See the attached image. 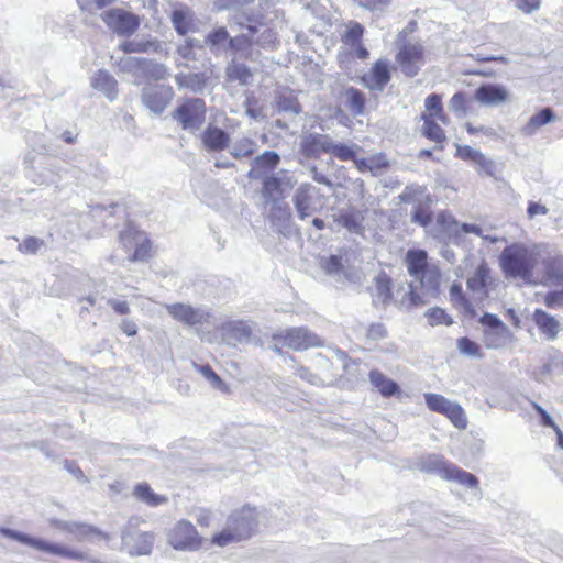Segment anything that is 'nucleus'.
Here are the masks:
<instances>
[{
  "mask_svg": "<svg viewBox=\"0 0 563 563\" xmlns=\"http://www.w3.org/2000/svg\"><path fill=\"white\" fill-rule=\"evenodd\" d=\"M52 525L57 529L67 532L70 536V540L82 542L93 534H99V530L90 525L77 521H63L54 520Z\"/></svg>",
  "mask_w": 563,
  "mask_h": 563,
  "instance_id": "obj_23",
  "label": "nucleus"
},
{
  "mask_svg": "<svg viewBox=\"0 0 563 563\" xmlns=\"http://www.w3.org/2000/svg\"><path fill=\"white\" fill-rule=\"evenodd\" d=\"M272 203L274 205L271 213L272 221L275 224H278V222H288L291 217L288 205L283 203L282 200Z\"/></svg>",
  "mask_w": 563,
  "mask_h": 563,
  "instance_id": "obj_56",
  "label": "nucleus"
},
{
  "mask_svg": "<svg viewBox=\"0 0 563 563\" xmlns=\"http://www.w3.org/2000/svg\"><path fill=\"white\" fill-rule=\"evenodd\" d=\"M391 279L390 277L385 273L380 272L378 273L374 279L373 284L369 288L371 295L373 297V302L375 306H385L387 305L391 299Z\"/></svg>",
  "mask_w": 563,
  "mask_h": 563,
  "instance_id": "obj_26",
  "label": "nucleus"
},
{
  "mask_svg": "<svg viewBox=\"0 0 563 563\" xmlns=\"http://www.w3.org/2000/svg\"><path fill=\"white\" fill-rule=\"evenodd\" d=\"M346 107L354 115H361L365 108V97L362 91L349 88L345 91Z\"/></svg>",
  "mask_w": 563,
  "mask_h": 563,
  "instance_id": "obj_42",
  "label": "nucleus"
},
{
  "mask_svg": "<svg viewBox=\"0 0 563 563\" xmlns=\"http://www.w3.org/2000/svg\"><path fill=\"white\" fill-rule=\"evenodd\" d=\"M319 189L309 183L301 184L292 197V202L298 217L301 220L310 217L317 211L314 198L318 195Z\"/></svg>",
  "mask_w": 563,
  "mask_h": 563,
  "instance_id": "obj_17",
  "label": "nucleus"
},
{
  "mask_svg": "<svg viewBox=\"0 0 563 563\" xmlns=\"http://www.w3.org/2000/svg\"><path fill=\"white\" fill-rule=\"evenodd\" d=\"M554 119V113L550 108H543L538 113L533 114L527 124L522 128L521 132L526 136L533 135L538 129L544 124L550 123Z\"/></svg>",
  "mask_w": 563,
  "mask_h": 563,
  "instance_id": "obj_35",
  "label": "nucleus"
},
{
  "mask_svg": "<svg viewBox=\"0 0 563 563\" xmlns=\"http://www.w3.org/2000/svg\"><path fill=\"white\" fill-rule=\"evenodd\" d=\"M538 256L537 245L514 242L500 253L499 265L506 278H518L525 283H531Z\"/></svg>",
  "mask_w": 563,
  "mask_h": 563,
  "instance_id": "obj_2",
  "label": "nucleus"
},
{
  "mask_svg": "<svg viewBox=\"0 0 563 563\" xmlns=\"http://www.w3.org/2000/svg\"><path fill=\"white\" fill-rule=\"evenodd\" d=\"M532 319L542 335L548 340H554L560 331V323L554 317L541 309L533 312Z\"/></svg>",
  "mask_w": 563,
  "mask_h": 563,
  "instance_id": "obj_28",
  "label": "nucleus"
},
{
  "mask_svg": "<svg viewBox=\"0 0 563 563\" xmlns=\"http://www.w3.org/2000/svg\"><path fill=\"white\" fill-rule=\"evenodd\" d=\"M333 140L325 134L311 133L301 143L302 153L308 157H317L320 153H331Z\"/></svg>",
  "mask_w": 563,
  "mask_h": 563,
  "instance_id": "obj_25",
  "label": "nucleus"
},
{
  "mask_svg": "<svg viewBox=\"0 0 563 563\" xmlns=\"http://www.w3.org/2000/svg\"><path fill=\"white\" fill-rule=\"evenodd\" d=\"M542 375H563V353L554 352L542 367Z\"/></svg>",
  "mask_w": 563,
  "mask_h": 563,
  "instance_id": "obj_52",
  "label": "nucleus"
},
{
  "mask_svg": "<svg viewBox=\"0 0 563 563\" xmlns=\"http://www.w3.org/2000/svg\"><path fill=\"white\" fill-rule=\"evenodd\" d=\"M450 297H451V300L454 303L462 305L464 307L467 306V300H466V298L464 296V292H463L461 284L453 283L451 285V287H450Z\"/></svg>",
  "mask_w": 563,
  "mask_h": 563,
  "instance_id": "obj_64",
  "label": "nucleus"
},
{
  "mask_svg": "<svg viewBox=\"0 0 563 563\" xmlns=\"http://www.w3.org/2000/svg\"><path fill=\"white\" fill-rule=\"evenodd\" d=\"M101 19L109 30L121 36L133 34L141 24L139 15L122 8H112L102 12Z\"/></svg>",
  "mask_w": 563,
  "mask_h": 563,
  "instance_id": "obj_8",
  "label": "nucleus"
},
{
  "mask_svg": "<svg viewBox=\"0 0 563 563\" xmlns=\"http://www.w3.org/2000/svg\"><path fill=\"white\" fill-rule=\"evenodd\" d=\"M42 245H43L42 240L34 238V236H30V238L25 239L19 245V251H21L23 253L34 254L42 247Z\"/></svg>",
  "mask_w": 563,
  "mask_h": 563,
  "instance_id": "obj_62",
  "label": "nucleus"
},
{
  "mask_svg": "<svg viewBox=\"0 0 563 563\" xmlns=\"http://www.w3.org/2000/svg\"><path fill=\"white\" fill-rule=\"evenodd\" d=\"M119 240L126 252L133 250L128 256L130 262L145 261L150 257L151 243L144 232L129 225L120 233Z\"/></svg>",
  "mask_w": 563,
  "mask_h": 563,
  "instance_id": "obj_9",
  "label": "nucleus"
},
{
  "mask_svg": "<svg viewBox=\"0 0 563 563\" xmlns=\"http://www.w3.org/2000/svg\"><path fill=\"white\" fill-rule=\"evenodd\" d=\"M338 222L351 232H357L361 229L360 220L354 213L341 214L338 219Z\"/></svg>",
  "mask_w": 563,
  "mask_h": 563,
  "instance_id": "obj_61",
  "label": "nucleus"
},
{
  "mask_svg": "<svg viewBox=\"0 0 563 563\" xmlns=\"http://www.w3.org/2000/svg\"><path fill=\"white\" fill-rule=\"evenodd\" d=\"M364 34V27L358 22L351 21L346 31L342 37L345 45L354 47L355 44L361 43V38Z\"/></svg>",
  "mask_w": 563,
  "mask_h": 563,
  "instance_id": "obj_46",
  "label": "nucleus"
},
{
  "mask_svg": "<svg viewBox=\"0 0 563 563\" xmlns=\"http://www.w3.org/2000/svg\"><path fill=\"white\" fill-rule=\"evenodd\" d=\"M207 107L200 98H189L172 112V118L183 130L196 132L206 121Z\"/></svg>",
  "mask_w": 563,
  "mask_h": 563,
  "instance_id": "obj_5",
  "label": "nucleus"
},
{
  "mask_svg": "<svg viewBox=\"0 0 563 563\" xmlns=\"http://www.w3.org/2000/svg\"><path fill=\"white\" fill-rule=\"evenodd\" d=\"M174 90L168 85H150L142 89L143 106L155 115L162 114L174 98Z\"/></svg>",
  "mask_w": 563,
  "mask_h": 563,
  "instance_id": "obj_10",
  "label": "nucleus"
},
{
  "mask_svg": "<svg viewBox=\"0 0 563 563\" xmlns=\"http://www.w3.org/2000/svg\"><path fill=\"white\" fill-rule=\"evenodd\" d=\"M426 317L428 318V322L431 325H438V324H451L452 320L446 314V312L441 308H433L429 309L426 312Z\"/></svg>",
  "mask_w": 563,
  "mask_h": 563,
  "instance_id": "obj_57",
  "label": "nucleus"
},
{
  "mask_svg": "<svg viewBox=\"0 0 563 563\" xmlns=\"http://www.w3.org/2000/svg\"><path fill=\"white\" fill-rule=\"evenodd\" d=\"M489 278V268L485 262H482L474 271V274L467 279V288L473 292H483Z\"/></svg>",
  "mask_w": 563,
  "mask_h": 563,
  "instance_id": "obj_38",
  "label": "nucleus"
},
{
  "mask_svg": "<svg viewBox=\"0 0 563 563\" xmlns=\"http://www.w3.org/2000/svg\"><path fill=\"white\" fill-rule=\"evenodd\" d=\"M407 269L410 275L419 278L427 266V253L423 250H409L406 254Z\"/></svg>",
  "mask_w": 563,
  "mask_h": 563,
  "instance_id": "obj_34",
  "label": "nucleus"
},
{
  "mask_svg": "<svg viewBox=\"0 0 563 563\" xmlns=\"http://www.w3.org/2000/svg\"><path fill=\"white\" fill-rule=\"evenodd\" d=\"M466 96L464 92H456L452 96L449 102V109L455 113L456 117L463 118L466 114Z\"/></svg>",
  "mask_w": 563,
  "mask_h": 563,
  "instance_id": "obj_55",
  "label": "nucleus"
},
{
  "mask_svg": "<svg viewBox=\"0 0 563 563\" xmlns=\"http://www.w3.org/2000/svg\"><path fill=\"white\" fill-rule=\"evenodd\" d=\"M296 374L303 380H307L311 385H322L324 383V379H322L319 375L313 374L309 371V368H306L303 366H299L296 368Z\"/></svg>",
  "mask_w": 563,
  "mask_h": 563,
  "instance_id": "obj_63",
  "label": "nucleus"
},
{
  "mask_svg": "<svg viewBox=\"0 0 563 563\" xmlns=\"http://www.w3.org/2000/svg\"><path fill=\"white\" fill-rule=\"evenodd\" d=\"M192 365L213 387L221 390L224 388V383L209 365H198L196 363H192Z\"/></svg>",
  "mask_w": 563,
  "mask_h": 563,
  "instance_id": "obj_54",
  "label": "nucleus"
},
{
  "mask_svg": "<svg viewBox=\"0 0 563 563\" xmlns=\"http://www.w3.org/2000/svg\"><path fill=\"white\" fill-rule=\"evenodd\" d=\"M0 533L8 539L18 541L22 544L29 545L33 549H36L45 553L77 561L85 559V554L81 551L71 549L59 543H53L41 538H34L30 534H26L18 530H13L10 528H0Z\"/></svg>",
  "mask_w": 563,
  "mask_h": 563,
  "instance_id": "obj_4",
  "label": "nucleus"
},
{
  "mask_svg": "<svg viewBox=\"0 0 563 563\" xmlns=\"http://www.w3.org/2000/svg\"><path fill=\"white\" fill-rule=\"evenodd\" d=\"M240 33L229 41L230 51L241 59L257 60L261 51H273L276 46V32L253 15L236 23Z\"/></svg>",
  "mask_w": 563,
  "mask_h": 563,
  "instance_id": "obj_1",
  "label": "nucleus"
},
{
  "mask_svg": "<svg viewBox=\"0 0 563 563\" xmlns=\"http://www.w3.org/2000/svg\"><path fill=\"white\" fill-rule=\"evenodd\" d=\"M223 342L235 346L245 343L252 335V328L244 321H229L221 327Z\"/></svg>",
  "mask_w": 563,
  "mask_h": 563,
  "instance_id": "obj_19",
  "label": "nucleus"
},
{
  "mask_svg": "<svg viewBox=\"0 0 563 563\" xmlns=\"http://www.w3.org/2000/svg\"><path fill=\"white\" fill-rule=\"evenodd\" d=\"M132 520L129 528L122 532V545L130 555H147L151 553L154 544V534L139 530H131Z\"/></svg>",
  "mask_w": 563,
  "mask_h": 563,
  "instance_id": "obj_14",
  "label": "nucleus"
},
{
  "mask_svg": "<svg viewBox=\"0 0 563 563\" xmlns=\"http://www.w3.org/2000/svg\"><path fill=\"white\" fill-rule=\"evenodd\" d=\"M362 80L367 88L383 91L390 80L388 63L383 59L377 60Z\"/></svg>",
  "mask_w": 563,
  "mask_h": 563,
  "instance_id": "obj_21",
  "label": "nucleus"
},
{
  "mask_svg": "<svg viewBox=\"0 0 563 563\" xmlns=\"http://www.w3.org/2000/svg\"><path fill=\"white\" fill-rule=\"evenodd\" d=\"M134 495L151 506H157L166 501L165 497L155 494L147 484L136 485Z\"/></svg>",
  "mask_w": 563,
  "mask_h": 563,
  "instance_id": "obj_45",
  "label": "nucleus"
},
{
  "mask_svg": "<svg viewBox=\"0 0 563 563\" xmlns=\"http://www.w3.org/2000/svg\"><path fill=\"white\" fill-rule=\"evenodd\" d=\"M422 303V300L418 294L415 292L413 287L411 284L407 286L405 289V295L402 299L400 300V305L407 309L419 306Z\"/></svg>",
  "mask_w": 563,
  "mask_h": 563,
  "instance_id": "obj_60",
  "label": "nucleus"
},
{
  "mask_svg": "<svg viewBox=\"0 0 563 563\" xmlns=\"http://www.w3.org/2000/svg\"><path fill=\"white\" fill-rule=\"evenodd\" d=\"M426 405L429 410L433 412H438L441 415H446L450 408L453 406L455 401L445 398L440 394L434 393H426L423 395Z\"/></svg>",
  "mask_w": 563,
  "mask_h": 563,
  "instance_id": "obj_40",
  "label": "nucleus"
},
{
  "mask_svg": "<svg viewBox=\"0 0 563 563\" xmlns=\"http://www.w3.org/2000/svg\"><path fill=\"white\" fill-rule=\"evenodd\" d=\"M172 22L179 35H186L192 27L194 13L188 8H178L172 12Z\"/></svg>",
  "mask_w": 563,
  "mask_h": 563,
  "instance_id": "obj_36",
  "label": "nucleus"
},
{
  "mask_svg": "<svg viewBox=\"0 0 563 563\" xmlns=\"http://www.w3.org/2000/svg\"><path fill=\"white\" fill-rule=\"evenodd\" d=\"M91 87L103 93L110 101L118 97V82L107 70L100 69L91 77Z\"/></svg>",
  "mask_w": 563,
  "mask_h": 563,
  "instance_id": "obj_27",
  "label": "nucleus"
},
{
  "mask_svg": "<svg viewBox=\"0 0 563 563\" xmlns=\"http://www.w3.org/2000/svg\"><path fill=\"white\" fill-rule=\"evenodd\" d=\"M296 184L297 178L287 169H279L265 175L262 179L261 190L263 199L266 203L283 200Z\"/></svg>",
  "mask_w": 563,
  "mask_h": 563,
  "instance_id": "obj_6",
  "label": "nucleus"
},
{
  "mask_svg": "<svg viewBox=\"0 0 563 563\" xmlns=\"http://www.w3.org/2000/svg\"><path fill=\"white\" fill-rule=\"evenodd\" d=\"M143 78L153 79V80H162L168 77V69L157 63H153L151 60L145 59L144 64Z\"/></svg>",
  "mask_w": 563,
  "mask_h": 563,
  "instance_id": "obj_48",
  "label": "nucleus"
},
{
  "mask_svg": "<svg viewBox=\"0 0 563 563\" xmlns=\"http://www.w3.org/2000/svg\"><path fill=\"white\" fill-rule=\"evenodd\" d=\"M445 417L452 422V424L459 430H464L467 427V417L464 409L455 401Z\"/></svg>",
  "mask_w": 563,
  "mask_h": 563,
  "instance_id": "obj_49",
  "label": "nucleus"
},
{
  "mask_svg": "<svg viewBox=\"0 0 563 563\" xmlns=\"http://www.w3.org/2000/svg\"><path fill=\"white\" fill-rule=\"evenodd\" d=\"M371 384L382 394L384 397H390L400 391V388L396 382L385 376L377 369L369 372Z\"/></svg>",
  "mask_w": 563,
  "mask_h": 563,
  "instance_id": "obj_30",
  "label": "nucleus"
},
{
  "mask_svg": "<svg viewBox=\"0 0 563 563\" xmlns=\"http://www.w3.org/2000/svg\"><path fill=\"white\" fill-rule=\"evenodd\" d=\"M321 266L328 275L340 277L343 269L342 261L340 256L331 255L321 261Z\"/></svg>",
  "mask_w": 563,
  "mask_h": 563,
  "instance_id": "obj_53",
  "label": "nucleus"
},
{
  "mask_svg": "<svg viewBox=\"0 0 563 563\" xmlns=\"http://www.w3.org/2000/svg\"><path fill=\"white\" fill-rule=\"evenodd\" d=\"M369 172L372 175H380L388 167V161L383 154L373 155L368 157Z\"/></svg>",
  "mask_w": 563,
  "mask_h": 563,
  "instance_id": "obj_59",
  "label": "nucleus"
},
{
  "mask_svg": "<svg viewBox=\"0 0 563 563\" xmlns=\"http://www.w3.org/2000/svg\"><path fill=\"white\" fill-rule=\"evenodd\" d=\"M166 310L173 319L189 327L208 323L211 317V313L207 308L192 307L183 302L166 305Z\"/></svg>",
  "mask_w": 563,
  "mask_h": 563,
  "instance_id": "obj_12",
  "label": "nucleus"
},
{
  "mask_svg": "<svg viewBox=\"0 0 563 563\" xmlns=\"http://www.w3.org/2000/svg\"><path fill=\"white\" fill-rule=\"evenodd\" d=\"M542 283L545 286H563V256L555 255L542 262Z\"/></svg>",
  "mask_w": 563,
  "mask_h": 563,
  "instance_id": "obj_24",
  "label": "nucleus"
},
{
  "mask_svg": "<svg viewBox=\"0 0 563 563\" xmlns=\"http://www.w3.org/2000/svg\"><path fill=\"white\" fill-rule=\"evenodd\" d=\"M453 463L445 461L440 455H430L423 462V468L428 472H434L443 479L446 476V472L449 466H451Z\"/></svg>",
  "mask_w": 563,
  "mask_h": 563,
  "instance_id": "obj_44",
  "label": "nucleus"
},
{
  "mask_svg": "<svg viewBox=\"0 0 563 563\" xmlns=\"http://www.w3.org/2000/svg\"><path fill=\"white\" fill-rule=\"evenodd\" d=\"M401 71L408 76H416L423 65V48L419 43H405L396 56Z\"/></svg>",
  "mask_w": 563,
  "mask_h": 563,
  "instance_id": "obj_13",
  "label": "nucleus"
},
{
  "mask_svg": "<svg viewBox=\"0 0 563 563\" xmlns=\"http://www.w3.org/2000/svg\"><path fill=\"white\" fill-rule=\"evenodd\" d=\"M238 58L240 57L233 54L231 62L227 66L225 73L229 79L236 80L241 85L246 86L250 84L252 73L246 65L239 63Z\"/></svg>",
  "mask_w": 563,
  "mask_h": 563,
  "instance_id": "obj_31",
  "label": "nucleus"
},
{
  "mask_svg": "<svg viewBox=\"0 0 563 563\" xmlns=\"http://www.w3.org/2000/svg\"><path fill=\"white\" fill-rule=\"evenodd\" d=\"M509 98L507 89L500 85L486 84L475 91V99L488 107H496L506 102Z\"/></svg>",
  "mask_w": 563,
  "mask_h": 563,
  "instance_id": "obj_20",
  "label": "nucleus"
},
{
  "mask_svg": "<svg viewBox=\"0 0 563 563\" xmlns=\"http://www.w3.org/2000/svg\"><path fill=\"white\" fill-rule=\"evenodd\" d=\"M274 339H283L284 343L297 351L307 350L309 347L320 346L322 344L321 339L307 328H290L284 333L274 334Z\"/></svg>",
  "mask_w": 563,
  "mask_h": 563,
  "instance_id": "obj_16",
  "label": "nucleus"
},
{
  "mask_svg": "<svg viewBox=\"0 0 563 563\" xmlns=\"http://www.w3.org/2000/svg\"><path fill=\"white\" fill-rule=\"evenodd\" d=\"M157 43L151 41H126L120 44V48L126 53L148 52L152 47L156 49Z\"/></svg>",
  "mask_w": 563,
  "mask_h": 563,
  "instance_id": "obj_51",
  "label": "nucleus"
},
{
  "mask_svg": "<svg viewBox=\"0 0 563 563\" xmlns=\"http://www.w3.org/2000/svg\"><path fill=\"white\" fill-rule=\"evenodd\" d=\"M201 142L207 152H221L229 147L230 136L224 130L209 124L201 134Z\"/></svg>",
  "mask_w": 563,
  "mask_h": 563,
  "instance_id": "obj_22",
  "label": "nucleus"
},
{
  "mask_svg": "<svg viewBox=\"0 0 563 563\" xmlns=\"http://www.w3.org/2000/svg\"><path fill=\"white\" fill-rule=\"evenodd\" d=\"M257 511L250 506L233 510L227 519L225 527L213 534L212 543L227 547L249 539L257 529Z\"/></svg>",
  "mask_w": 563,
  "mask_h": 563,
  "instance_id": "obj_3",
  "label": "nucleus"
},
{
  "mask_svg": "<svg viewBox=\"0 0 563 563\" xmlns=\"http://www.w3.org/2000/svg\"><path fill=\"white\" fill-rule=\"evenodd\" d=\"M230 154L235 159L249 158L251 157L257 150V143L255 140L243 136L235 140L230 145Z\"/></svg>",
  "mask_w": 563,
  "mask_h": 563,
  "instance_id": "obj_33",
  "label": "nucleus"
},
{
  "mask_svg": "<svg viewBox=\"0 0 563 563\" xmlns=\"http://www.w3.org/2000/svg\"><path fill=\"white\" fill-rule=\"evenodd\" d=\"M423 120L422 135L435 143L445 141V133L442 128L434 121L431 114H422Z\"/></svg>",
  "mask_w": 563,
  "mask_h": 563,
  "instance_id": "obj_39",
  "label": "nucleus"
},
{
  "mask_svg": "<svg viewBox=\"0 0 563 563\" xmlns=\"http://www.w3.org/2000/svg\"><path fill=\"white\" fill-rule=\"evenodd\" d=\"M114 1L115 0H77V3L80 10L96 13Z\"/></svg>",
  "mask_w": 563,
  "mask_h": 563,
  "instance_id": "obj_58",
  "label": "nucleus"
},
{
  "mask_svg": "<svg viewBox=\"0 0 563 563\" xmlns=\"http://www.w3.org/2000/svg\"><path fill=\"white\" fill-rule=\"evenodd\" d=\"M423 194L424 188L421 186H407L404 192L399 196V198L404 202L416 203L411 212V222L426 228L432 221V213L430 210V206L428 203H423L418 199V196H422Z\"/></svg>",
  "mask_w": 563,
  "mask_h": 563,
  "instance_id": "obj_15",
  "label": "nucleus"
},
{
  "mask_svg": "<svg viewBox=\"0 0 563 563\" xmlns=\"http://www.w3.org/2000/svg\"><path fill=\"white\" fill-rule=\"evenodd\" d=\"M479 323L484 327L483 340L487 349H501L511 341L510 330L496 314L484 313Z\"/></svg>",
  "mask_w": 563,
  "mask_h": 563,
  "instance_id": "obj_7",
  "label": "nucleus"
},
{
  "mask_svg": "<svg viewBox=\"0 0 563 563\" xmlns=\"http://www.w3.org/2000/svg\"><path fill=\"white\" fill-rule=\"evenodd\" d=\"M361 151V146L357 144H344L336 143L333 141L331 153L333 156L339 158L340 161H353L357 153Z\"/></svg>",
  "mask_w": 563,
  "mask_h": 563,
  "instance_id": "obj_43",
  "label": "nucleus"
},
{
  "mask_svg": "<svg viewBox=\"0 0 563 563\" xmlns=\"http://www.w3.org/2000/svg\"><path fill=\"white\" fill-rule=\"evenodd\" d=\"M169 544L181 551H194L200 547V539L195 526L186 520L177 522L168 533Z\"/></svg>",
  "mask_w": 563,
  "mask_h": 563,
  "instance_id": "obj_11",
  "label": "nucleus"
},
{
  "mask_svg": "<svg viewBox=\"0 0 563 563\" xmlns=\"http://www.w3.org/2000/svg\"><path fill=\"white\" fill-rule=\"evenodd\" d=\"M456 154L460 158L464 161H471L476 165L487 164L485 155L478 150H475L468 145H457Z\"/></svg>",
  "mask_w": 563,
  "mask_h": 563,
  "instance_id": "obj_47",
  "label": "nucleus"
},
{
  "mask_svg": "<svg viewBox=\"0 0 563 563\" xmlns=\"http://www.w3.org/2000/svg\"><path fill=\"white\" fill-rule=\"evenodd\" d=\"M144 58L126 56L120 59L118 66L122 73L132 75L134 77L133 84H140L143 79Z\"/></svg>",
  "mask_w": 563,
  "mask_h": 563,
  "instance_id": "obj_32",
  "label": "nucleus"
},
{
  "mask_svg": "<svg viewBox=\"0 0 563 563\" xmlns=\"http://www.w3.org/2000/svg\"><path fill=\"white\" fill-rule=\"evenodd\" d=\"M457 350L461 354L471 356V357H482V349L481 345L476 342L470 340L468 338H460L457 340Z\"/></svg>",
  "mask_w": 563,
  "mask_h": 563,
  "instance_id": "obj_50",
  "label": "nucleus"
},
{
  "mask_svg": "<svg viewBox=\"0 0 563 563\" xmlns=\"http://www.w3.org/2000/svg\"><path fill=\"white\" fill-rule=\"evenodd\" d=\"M280 163V156L277 152L265 151L252 161V168L247 173L251 179L262 178L265 175L274 173L273 170Z\"/></svg>",
  "mask_w": 563,
  "mask_h": 563,
  "instance_id": "obj_18",
  "label": "nucleus"
},
{
  "mask_svg": "<svg viewBox=\"0 0 563 563\" xmlns=\"http://www.w3.org/2000/svg\"><path fill=\"white\" fill-rule=\"evenodd\" d=\"M444 479L455 482V483H457L466 488H470V489H477L478 497L482 496V492L478 488V484H479L478 478L475 475H473L472 473L462 470L461 467H459L455 464H452L451 466H449L446 476Z\"/></svg>",
  "mask_w": 563,
  "mask_h": 563,
  "instance_id": "obj_29",
  "label": "nucleus"
},
{
  "mask_svg": "<svg viewBox=\"0 0 563 563\" xmlns=\"http://www.w3.org/2000/svg\"><path fill=\"white\" fill-rule=\"evenodd\" d=\"M229 32L225 27L220 26L214 30H212L206 37V44L211 49H223L228 51L229 47V41H230Z\"/></svg>",
  "mask_w": 563,
  "mask_h": 563,
  "instance_id": "obj_41",
  "label": "nucleus"
},
{
  "mask_svg": "<svg viewBox=\"0 0 563 563\" xmlns=\"http://www.w3.org/2000/svg\"><path fill=\"white\" fill-rule=\"evenodd\" d=\"M176 82L180 88H186L198 93L205 90L207 76L203 73L178 75L176 76Z\"/></svg>",
  "mask_w": 563,
  "mask_h": 563,
  "instance_id": "obj_37",
  "label": "nucleus"
}]
</instances>
